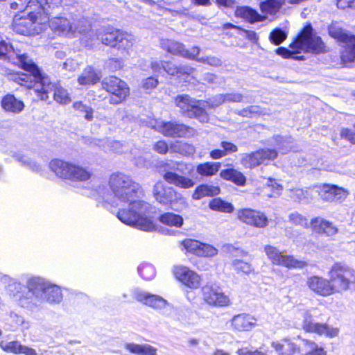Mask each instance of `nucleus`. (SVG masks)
<instances>
[{
    "label": "nucleus",
    "instance_id": "obj_21",
    "mask_svg": "<svg viewBox=\"0 0 355 355\" xmlns=\"http://www.w3.org/2000/svg\"><path fill=\"white\" fill-rule=\"evenodd\" d=\"M72 22L69 19L64 17H55L49 19V27L58 36L72 38Z\"/></svg>",
    "mask_w": 355,
    "mask_h": 355
},
{
    "label": "nucleus",
    "instance_id": "obj_29",
    "mask_svg": "<svg viewBox=\"0 0 355 355\" xmlns=\"http://www.w3.org/2000/svg\"><path fill=\"white\" fill-rule=\"evenodd\" d=\"M235 13L236 16L242 17L251 23L262 21L266 18L265 17L260 15L256 10L247 6L237 8Z\"/></svg>",
    "mask_w": 355,
    "mask_h": 355
},
{
    "label": "nucleus",
    "instance_id": "obj_45",
    "mask_svg": "<svg viewBox=\"0 0 355 355\" xmlns=\"http://www.w3.org/2000/svg\"><path fill=\"white\" fill-rule=\"evenodd\" d=\"M171 152L180 153L184 155H191L195 153L193 146L187 143L175 142L170 146Z\"/></svg>",
    "mask_w": 355,
    "mask_h": 355
},
{
    "label": "nucleus",
    "instance_id": "obj_40",
    "mask_svg": "<svg viewBox=\"0 0 355 355\" xmlns=\"http://www.w3.org/2000/svg\"><path fill=\"white\" fill-rule=\"evenodd\" d=\"M242 163L248 168H254L263 164L259 150L244 154L242 157Z\"/></svg>",
    "mask_w": 355,
    "mask_h": 355
},
{
    "label": "nucleus",
    "instance_id": "obj_13",
    "mask_svg": "<svg viewBox=\"0 0 355 355\" xmlns=\"http://www.w3.org/2000/svg\"><path fill=\"white\" fill-rule=\"evenodd\" d=\"M12 29L18 34L34 35L42 31L41 24L37 21V16L26 17L23 15H16L13 18Z\"/></svg>",
    "mask_w": 355,
    "mask_h": 355
},
{
    "label": "nucleus",
    "instance_id": "obj_53",
    "mask_svg": "<svg viewBox=\"0 0 355 355\" xmlns=\"http://www.w3.org/2000/svg\"><path fill=\"white\" fill-rule=\"evenodd\" d=\"M272 139L279 149L282 150V153H285L288 151V148H290V145L293 142L291 137H283L279 135H276L272 138Z\"/></svg>",
    "mask_w": 355,
    "mask_h": 355
},
{
    "label": "nucleus",
    "instance_id": "obj_7",
    "mask_svg": "<svg viewBox=\"0 0 355 355\" xmlns=\"http://www.w3.org/2000/svg\"><path fill=\"white\" fill-rule=\"evenodd\" d=\"M28 293L40 300L49 303H60L62 300L60 288L44 282L40 279H32L28 283Z\"/></svg>",
    "mask_w": 355,
    "mask_h": 355
},
{
    "label": "nucleus",
    "instance_id": "obj_60",
    "mask_svg": "<svg viewBox=\"0 0 355 355\" xmlns=\"http://www.w3.org/2000/svg\"><path fill=\"white\" fill-rule=\"evenodd\" d=\"M204 102L205 103V107L214 108L225 103V97L224 94H218L207 101H204Z\"/></svg>",
    "mask_w": 355,
    "mask_h": 355
},
{
    "label": "nucleus",
    "instance_id": "obj_61",
    "mask_svg": "<svg viewBox=\"0 0 355 355\" xmlns=\"http://www.w3.org/2000/svg\"><path fill=\"white\" fill-rule=\"evenodd\" d=\"M263 163L266 160H272L277 157V152L275 149L264 148L259 150Z\"/></svg>",
    "mask_w": 355,
    "mask_h": 355
},
{
    "label": "nucleus",
    "instance_id": "obj_64",
    "mask_svg": "<svg viewBox=\"0 0 355 355\" xmlns=\"http://www.w3.org/2000/svg\"><path fill=\"white\" fill-rule=\"evenodd\" d=\"M290 220L296 225L302 226L307 225V220L298 213H293L289 215Z\"/></svg>",
    "mask_w": 355,
    "mask_h": 355
},
{
    "label": "nucleus",
    "instance_id": "obj_20",
    "mask_svg": "<svg viewBox=\"0 0 355 355\" xmlns=\"http://www.w3.org/2000/svg\"><path fill=\"white\" fill-rule=\"evenodd\" d=\"M174 275L180 282L190 288L196 289L200 285L201 278L200 275L187 267L175 266L174 268Z\"/></svg>",
    "mask_w": 355,
    "mask_h": 355
},
{
    "label": "nucleus",
    "instance_id": "obj_1",
    "mask_svg": "<svg viewBox=\"0 0 355 355\" xmlns=\"http://www.w3.org/2000/svg\"><path fill=\"white\" fill-rule=\"evenodd\" d=\"M108 185L113 196L111 202L113 205L128 204V209H120L116 213V217L122 223L144 231L155 230L153 220L146 216L150 205L141 200H132L141 191L139 183L134 181L130 176L118 172L110 175Z\"/></svg>",
    "mask_w": 355,
    "mask_h": 355
},
{
    "label": "nucleus",
    "instance_id": "obj_39",
    "mask_svg": "<svg viewBox=\"0 0 355 355\" xmlns=\"http://www.w3.org/2000/svg\"><path fill=\"white\" fill-rule=\"evenodd\" d=\"M100 80V76L91 68L88 67L83 72L78 78V81L80 85H87L95 84Z\"/></svg>",
    "mask_w": 355,
    "mask_h": 355
},
{
    "label": "nucleus",
    "instance_id": "obj_14",
    "mask_svg": "<svg viewBox=\"0 0 355 355\" xmlns=\"http://www.w3.org/2000/svg\"><path fill=\"white\" fill-rule=\"evenodd\" d=\"M157 131L166 137H191L196 134V130L184 124L171 121H157L155 125Z\"/></svg>",
    "mask_w": 355,
    "mask_h": 355
},
{
    "label": "nucleus",
    "instance_id": "obj_62",
    "mask_svg": "<svg viewBox=\"0 0 355 355\" xmlns=\"http://www.w3.org/2000/svg\"><path fill=\"white\" fill-rule=\"evenodd\" d=\"M17 160L21 162L23 164L28 166L31 169L34 171H40L41 166L37 162L30 160L28 158L24 156H19L17 157Z\"/></svg>",
    "mask_w": 355,
    "mask_h": 355
},
{
    "label": "nucleus",
    "instance_id": "obj_58",
    "mask_svg": "<svg viewBox=\"0 0 355 355\" xmlns=\"http://www.w3.org/2000/svg\"><path fill=\"white\" fill-rule=\"evenodd\" d=\"M261 108L257 105H250L248 107L239 110L238 114L243 117H252L256 114H261Z\"/></svg>",
    "mask_w": 355,
    "mask_h": 355
},
{
    "label": "nucleus",
    "instance_id": "obj_36",
    "mask_svg": "<svg viewBox=\"0 0 355 355\" xmlns=\"http://www.w3.org/2000/svg\"><path fill=\"white\" fill-rule=\"evenodd\" d=\"M219 162H205L197 166V173L202 176H212L215 175L220 168Z\"/></svg>",
    "mask_w": 355,
    "mask_h": 355
},
{
    "label": "nucleus",
    "instance_id": "obj_11",
    "mask_svg": "<svg viewBox=\"0 0 355 355\" xmlns=\"http://www.w3.org/2000/svg\"><path fill=\"white\" fill-rule=\"evenodd\" d=\"M101 84L103 88L112 95L110 99V103L119 104L129 95L130 90L128 85L116 76L104 78Z\"/></svg>",
    "mask_w": 355,
    "mask_h": 355
},
{
    "label": "nucleus",
    "instance_id": "obj_28",
    "mask_svg": "<svg viewBox=\"0 0 355 355\" xmlns=\"http://www.w3.org/2000/svg\"><path fill=\"white\" fill-rule=\"evenodd\" d=\"M220 176L223 179L231 181L238 186H244L246 182L244 175L234 168L222 170L220 173Z\"/></svg>",
    "mask_w": 355,
    "mask_h": 355
},
{
    "label": "nucleus",
    "instance_id": "obj_22",
    "mask_svg": "<svg viewBox=\"0 0 355 355\" xmlns=\"http://www.w3.org/2000/svg\"><path fill=\"white\" fill-rule=\"evenodd\" d=\"M310 227L316 234L326 236H333L338 232V227L332 222L322 217L312 218Z\"/></svg>",
    "mask_w": 355,
    "mask_h": 355
},
{
    "label": "nucleus",
    "instance_id": "obj_2",
    "mask_svg": "<svg viewBox=\"0 0 355 355\" xmlns=\"http://www.w3.org/2000/svg\"><path fill=\"white\" fill-rule=\"evenodd\" d=\"M15 56L17 60L14 62L31 73L30 75L24 73L20 75L19 83L32 89L40 100L46 101L48 92L53 87L50 78L40 73L38 67L27 55L16 53Z\"/></svg>",
    "mask_w": 355,
    "mask_h": 355
},
{
    "label": "nucleus",
    "instance_id": "obj_23",
    "mask_svg": "<svg viewBox=\"0 0 355 355\" xmlns=\"http://www.w3.org/2000/svg\"><path fill=\"white\" fill-rule=\"evenodd\" d=\"M135 297L138 302L155 309H164L168 304L167 302L160 296L151 295L145 291H135Z\"/></svg>",
    "mask_w": 355,
    "mask_h": 355
},
{
    "label": "nucleus",
    "instance_id": "obj_10",
    "mask_svg": "<svg viewBox=\"0 0 355 355\" xmlns=\"http://www.w3.org/2000/svg\"><path fill=\"white\" fill-rule=\"evenodd\" d=\"M329 33L331 37L345 44V50L341 53L342 61L344 63L355 61V36L348 35L336 24L329 26Z\"/></svg>",
    "mask_w": 355,
    "mask_h": 355
},
{
    "label": "nucleus",
    "instance_id": "obj_24",
    "mask_svg": "<svg viewBox=\"0 0 355 355\" xmlns=\"http://www.w3.org/2000/svg\"><path fill=\"white\" fill-rule=\"evenodd\" d=\"M349 192L342 187L334 184H324L320 195L327 201H336L345 199Z\"/></svg>",
    "mask_w": 355,
    "mask_h": 355
},
{
    "label": "nucleus",
    "instance_id": "obj_3",
    "mask_svg": "<svg viewBox=\"0 0 355 355\" xmlns=\"http://www.w3.org/2000/svg\"><path fill=\"white\" fill-rule=\"evenodd\" d=\"M292 51L280 47L276 50L278 55L284 58H293V55L304 51L314 53H320L324 51V44L320 37L312 35L311 26H306L293 43L290 45Z\"/></svg>",
    "mask_w": 355,
    "mask_h": 355
},
{
    "label": "nucleus",
    "instance_id": "obj_16",
    "mask_svg": "<svg viewBox=\"0 0 355 355\" xmlns=\"http://www.w3.org/2000/svg\"><path fill=\"white\" fill-rule=\"evenodd\" d=\"M229 328L234 332H248L257 326V319L248 313H241L233 315L228 320Z\"/></svg>",
    "mask_w": 355,
    "mask_h": 355
},
{
    "label": "nucleus",
    "instance_id": "obj_35",
    "mask_svg": "<svg viewBox=\"0 0 355 355\" xmlns=\"http://www.w3.org/2000/svg\"><path fill=\"white\" fill-rule=\"evenodd\" d=\"M290 197L300 202H309L314 198L313 191L309 189H295L290 190Z\"/></svg>",
    "mask_w": 355,
    "mask_h": 355
},
{
    "label": "nucleus",
    "instance_id": "obj_33",
    "mask_svg": "<svg viewBox=\"0 0 355 355\" xmlns=\"http://www.w3.org/2000/svg\"><path fill=\"white\" fill-rule=\"evenodd\" d=\"M163 69L171 76L191 74L194 71V69L190 66L177 67L172 62H164Z\"/></svg>",
    "mask_w": 355,
    "mask_h": 355
},
{
    "label": "nucleus",
    "instance_id": "obj_56",
    "mask_svg": "<svg viewBox=\"0 0 355 355\" xmlns=\"http://www.w3.org/2000/svg\"><path fill=\"white\" fill-rule=\"evenodd\" d=\"M16 53L14 51L12 46L8 45L5 42H0V58L8 60H14V55Z\"/></svg>",
    "mask_w": 355,
    "mask_h": 355
},
{
    "label": "nucleus",
    "instance_id": "obj_47",
    "mask_svg": "<svg viewBox=\"0 0 355 355\" xmlns=\"http://www.w3.org/2000/svg\"><path fill=\"white\" fill-rule=\"evenodd\" d=\"M230 265L232 269L238 273L242 272L245 275H249L254 271L251 264L238 259H233Z\"/></svg>",
    "mask_w": 355,
    "mask_h": 355
},
{
    "label": "nucleus",
    "instance_id": "obj_44",
    "mask_svg": "<svg viewBox=\"0 0 355 355\" xmlns=\"http://www.w3.org/2000/svg\"><path fill=\"white\" fill-rule=\"evenodd\" d=\"M304 345L306 347V352L304 355H327V352L314 341L303 339Z\"/></svg>",
    "mask_w": 355,
    "mask_h": 355
},
{
    "label": "nucleus",
    "instance_id": "obj_48",
    "mask_svg": "<svg viewBox=\"0 0 355 355\" xmlns=\"http://www.w3.org/2000/svg\"><path fill=\"white\" fill-rule=\"evenodd\" d=\"M0 347L3 351L6 352L19 354H21L24 345H22L17 340L10 342L1 341L0 343Z\"/></svg>",
    "mask_w": 355,
    "mask_h": 355
},
{
    "label": "nucleus",
    "instance_id": "obj_63",
    "mask_svg": "<svg viewBox=\"0 0 355 355\" xmlns=\"http://www.w3.org/2000/svg\"><path fill=\"white\" fill-rule=\"evenodd\" d=\"M17 160L21 162L23 164L28 166L31 169L34 171H40L41 166L37 162L30 160L28 158L24 156H19L17 157Z\"/></svg>",
    "mask_w": 355,
    "mask_h": 355
},
{
    "label": "nucleus",
    "instance_id": "obj_34",
    "mask_svg": "<svg viewBox=\"0 0 355 355\" xmlns=\"http://www.w3.org/2000/svg\"><path fill=\"white\" fill-rule=\"evenodd\" d=\"M159 220L166 225L175 227H182L184 222L183 218L181 216L170 212L162 214L159 217Z\"/></svg>",
    "mask_w": 355,
    "mask_h": 355
},
{
    "label": "nucleus",
    "instance_id": "obj_4",
    "mask_svg": "<svg viewBox=\"0 0 355 355\" xmlns=\"http://www.w3.org/2000/svg\"><path fill=\"white\" fill-rule=\"evenodd\" d=\"M326 317V311L318 308H311L304 313L302 322L303 329L308 333H315L319 336L327 338L336 337L339 334V329L329 325L327 323L318 322L320 319Z\"/></svg>",
    "mask_w": 355,
    "mask_h": 355
},
{
    "label": "nucleus",
    "instance_id": "obj_52",
    "mask_svg": "<svg viewBox=\"0 0 355 355\" xmlns=\"http://www.w3.org/2000/svg\"><path fill=\"white\" fill-rule=\"evenodd\" d=\"M74 110L80 114H83V116L87 121H92L93 119V109L89 106L83 104L82 102H75L73 105Z\"/></svg>",
    "mask_w": 355,
    "mask_h": 355
},
{
    "label": "nucleus",
    "instance_id": "obj_12",
    "mask_svg": "<svg viewBox=\"0 0 355 355\" xmlns=\"http://www.w3.org/2000/svg\"><path fill=\"white\" fill-rule=\"evenodd\" d=\"M203 302L212 307H225L231 304L228 295L222 289L214 284H207L201 288Z\"/></svg>",
    "mask_w": 355,
    "mask_h": 355
},
{
    "label": "nucleus",
    "instance_id": "obj_6",
    "mask_svg": "<svg viewBox=\"0 0 355 355\" xmlns=\"http://www.w3.org/2000/svg\"><path fill=\"white\" fill-rule=\"evenodd\" d=\"M175 105L181 112L189 118H196L201 123L209 121V115L205 111V103L197 100L187 94L178 95L175 98Z\"/></svg>",
    "mask_w": 355,
    "mask_h": 355
},
{
    "label": "nucleus",
    "instance_id": "obj_46",
    "mask_svg": "<svg viewBox=\"0 0 355 355\" xmlns=\"http://www.w3.org/2000/svg\"><path fill=\"white\" fill-rule=\"evenodd\" d=\"M51 85H53V87L49 91L48 94L55 87L53 98L56 102L60 104L65 105L71 101V98L65 89L61 86H55L52 83Z\"/></svg>",
    "mask_w": 355,
    "mask_h": 355
},
{
    "label": "nucleus",
    "instance_id": "obj_31",
    "mask_svg": "<svg viewBox=\"0 0 355 355\" xmlns=\"http://www.w3.org/2000/svg\"><path fill=\"white\" fill-rule=\"evenodd\" d=\"M220 189L218 186L202 184L195 189L193 198L199 200L205 196H216L220 193Z\"/></svg>",
    "mask_w": 355,
    "mask_h": 355
},
{
    "label": "nucleus",
    "instance_id": "obj_59",
    "mask_svg": "<svg viewBox=\"0 0 355 355\" xmlns=\"http://www.w3.org/2000/svg\"><path fill=\"white\" fill-rule=\"evenodd\" d=\"M196 60L202 63H206L212 67H220L222 65L221 60L216 56H205L198 58V55L196 57Z\"/></svg>",
    "mask_w": 355,
    "mask_h": 355
},
{
    "label": "nucleus",
    "instance_id": "obj_9",
    "mask_svg": "<svg viewBox=\"0 0 355 355\" xmlns=\"http://www.w3.org/2000/svg\"><path fill=\"white\" fill-rule=\"evenodd\" d=\"M329 276L334 294L346 291L350 285L355 284V270L346 265L334 264L329 271Z\"/></svg>",
    "mask_w": 355,
    "mask_h": 355
},
{
    "label": "nucleus",
    "instance_id": "obj_41",
    "mask_svg": "<svg viewBox=\"0 0 355 355\" xmlns=\"http://www.w3.org/2000/svg\"><path fill=\"white\" fill-rule=\"evenodd\" d=\"M277 266H284L288 268H302L306 266V263L295 259L293 256L282 254Z\"/></svg>",
    "mask_w": 355,
    "mask_h": 355
},
{
    "label": "nucleus",
    "instance_id": "obj_8",
    "mask_svg": "<svg viewBox=\"0 0 355 355\" xmlns=\"http://www.w3.org/2000/svg\"><path fill=\"white\" fill-rule=\"evenodd\" d=\"M155 200L161 204H170L172 209L180 211L187 207L185 198L173 187L166 186L163 182L158 181L153 189Z\"/></svg>",
    "mask_w": 355,
    "mask_h": 355
},
{
    "label": "nucleus",
    "instance_id": "obj_19",
    "mask_svg": "<svg viewBox=\"0 0 355 355\" xmlns=\"http://www.w3.org/2000/svg\"><path fill=\"white\" fill-rule=\"evenodd\" d=\"M309 288L316 295L327 297L334 294L331 279L329 280L322 277L314 275L306 280Z\"/></svg>",
    "mask_w": 355,
    "mask_h": 355
},
{
    "label": "nucleus",
    "instance_id": "obj_32",
    "mask_svg": "<svg viewBox=\"0 0 355 355\" xmlns=\"http://www.w3.org/2000/svg\"><path fill=\"white\" fill-rule=\"evenodd\" d=\"M125 349L130 352L137 355H156L157 352L155 348L147 344H127Z\"/></svg>",
    "mask_w": 355,
    "mask_h": 355
},
{
    "label": "nucleus",
    "instance_id": "obj_25",
    "mask_svg": "<svg viewBox=\"0 0 355 355\" xmlns=\"http://www.w3.org/2000/svg\"><path fill=\"white\" fill-rule=\"evenodd\" d=\"M119 33L120 31L119 30H114L109 27H103L98 30L96 36L103 44L114 47Z\"/></svg>",
    "mask_w": 355,
    "mask_h": 355
},
{
    "label": "nucleus",
    "instance_id": "obj_5",
    "mask_svg": "<svg viewBox=\"0 0 355 355\" xmlns=\"http://www.w3.org/2000/svg\"><path fill=\"white\" fill-rule=\"evenodd\" d=\"M50 170L60 178L73 181H86L92 176V172L74 163L55 159L49 163Z\"/></svg>",
    "mask_w": 355,
    "mask_h": 355
},
{
    "label": "nucleus",
    "instance_id": "obj_55",
    "mask_svg": "<svg viewBox=\"0 0 355 355\" xmlns=\"http://www.w3.org/2000/svg\"><path fill=\"white\" fill-rule=\"evenodd\" d=\"M266 188L270 189V193H266L265 195L269 198H274L279 196L282 189V185L279 184L276 180L269 178L267 183H266Z\"/></svg>",
    "mask_w": 355,
    "mask_h": 355
},
{
    "label": "nucleus",
    "instance_id": "obj_50",
    "mask_svg": "<svg viewBox=\"0 0 355 355\" xmlns=\"http://www.w3.org/2000/svg\"><path fill=\"white\" fill-rule=\"evenodd\" d=\"M73 37H76L77 34H82L87 32L90 28V25L87 20L84 19L73 21Z\"/></svg>",
    "mask_w": 355,
    "mask_h": 355
},
{
    "label": "nucleus",
    "instance_id": "obj_51",
    "mask_svg": "<svg viewBox=\"0 0 355 355\" xmlns=\"http://www.w3.org/2000/svg\"><path fill=\"white\" fill-rule=\"evenodd\" d=\"M264 252L271 262L273 264L277 265L282 255L278 249L275 246L266 245L264 246Z\"/></svg>",
    "mask_w": 355,
    "mask_h": 355
},
{
    "label": "nucleus",
    "instance_id": "obj_26",
    "mask_svg": "<svg viewBox=\"0 0 355 355\" xmlns=\"http://www.w3.org/2000/svg\"><path fill=\"white\" fill-rule=\"evenodd\" d=\"M1 107L6 112L18 114L24 110V104L14 95L8 94L2 98Z\"/></svg>",
    "mask_w": 355,
    "mask_h": 355
},
{
    "label": "nucleus",
    "instance_id": "obj_27",
    "mask_svg": "<svg viewBox=\"0 0 355 355\" xmlns=\"http://www.w3.org/2000/svg\"><path fill=\"white\" fill-rule=\"evenodd\" d=\"M272 347L279 355H294L300 348L290 340H283L281 343H272Z\"/></svg>",
    "mask_w": 355,
    "mask_h": 355
},
{
    "label": "nucleus",
    "instance_id": "obj_54",
    "mask_svg": "<svg viewBox=\"0 0 355 355\" xmlns=\"http://www.w3.org/2000/svg\"><path fill=\"white\" fill-rule=\"evenodd\" d=\"M218 250L213 245L201 243L200 250L198 252V257H213L218 254Z\"/></svg>",
    "mask_w": 355,
    "mask_h": 355
},
{
    "label": "nucleus",
    "instance_id": "obj_17",
    "mask_svg": "<svg viewBox=\"0 0 355 355\" xmlns=\"http://www.w3.org/2000/svg\"><path fill=\"white\" fill-rule=\"evenodd\" d=\"M237 218L241 222L257 228H264L268 225L266 214L255 209H240L237 211Z\"/></svg>",
    "mask_w": 355,
    "mask_h": 355
},
{
    "label": "nucleus",
    "instance_id": "obj_18",
    "mask_svg": "<svg viewBox=\"0 0 355 355\" xmlns=\"http://www.w3.org/2000/svg\"><path fill=\"white\" fill-rule=\"evenodd\" d=\"M160 44L161 47L168 53L190 60L196 59L200 52L198 46H193L191 50H188L183 44L171 40H162Z\"/></svg>",
    "mask_w": 355,
    "mask_h": 355
},
{
    "label": "nucleus",
    "instance_id": "obj_42",
    "mask_svg": "<svg viewBox=\"0 0 355 355\" xmlns=\"http://www.w3.org/2000/svg\"><path fill=\"white\" fill-rule=\"evenodd\" d=\"M134 41L132 35L120 31L114 47L118 49L126 50L133 45Z\"/></svg>",
    "mask_w": 355,
    "mask_h": 355
},
{
    "label": "nucleus",
    "instance_id": "obj_57",
    "mask_svg": "<svg viewBox=\"0 0 355 355\" xmlns=\"http://www.w3.org/2000/svg\"><path fill=\"white\" fill-rule=\"evenodd\" d=\"M286 39V34L281 29H275L270 34V42L275 44L279 45Z\"/></svg>",
    "mask_w": 355,
    "mask_h": 355
},
{
    "label": "nucleus",
    "instance_id": "obj_49",
    "mask_svg": "<svg viewBox=\"0 0 355 355\" xmlns=\"http://www.w3.org/2000/svg\"><path fill=\"white\" fill-rule=\"evenodd\" d=\"M181 245L187 252L193 253L198 256V252H199L200 247L201 246V242L197 240L187 239L181 242Z\"/></svg>",
    "mask_w": 355,
    "mask_h": 355
},
{
    "label": "nucleus",
    "instance_id": "obj_38",
    "mask_svg": "<svg viewBox=\"0 0 355 355\" xmlns=\"http://www.w3.org/2000/svg\"><path fill=\"white\" fill-rule=\"evenodd\" d=\"M209 207L211 209L225 213H232L234 211V206L219 198H214L209 202Z\"/></svg>",
    "mask_w": 355,
    "mask_h": 355
},
{
    "label": "nucleus",
    "instance_id": "obj_30",
    "mask_svg": "<svg viewBox=\"0 0 355 355\" xmlns=\"http://www.w3.org/2000/svg\"><path fill=\"white\" fill-rule=\"evenodd\" d=\"M220 146L221 149H215L210 152V157L212 159H218L238 150V147L234 144L226 141H222Z\"/></svg>",
    "mask_w": 355,
    "mask_h": 355
},
{
    "label": "nucleus",
    "instance_id": "obj_15",
    "mask_svg": "<svg viewBox=\"0 0 355 355\" xmlns=\"http://www.w3.org/2000/svg\"><path fill=\"white\" fill-rule=\"evenodd\" d=\"M182 164L173 162L168 164V168L171 171H166L163 175L164 180L168 184L182 189L192 188L195 182L190 178L178 174L176 171H181Z\"/></svg>",
    "mask_w": 355,
    "mask_h": 355
},
{
    "label": "nucleus",
    "instance_id": "obj_37",
    "mask_svg": "<svg viewBox=\"0 0 355 355\" xmlns=\"http://www.w3.org/2000/svg\"><path fill=\"white\" fill-rule=\"evenodd\" d=\"M285 1L288 2L287 0H267L261 3L260 8L263 14L274 15Z\"/></svg>",
    "mask_w": 355,
    "mask_h": 355
},
{
    "label": "nucleus",
    "instance_id": "obj_43",
    "mask_svg": "<svg viewBox=\"0 0 355 355\" xmlns=\"http://www.w3.org/2000/svg\"><path fill=\"white\" fill-rule=\"evenodd\" d=\"M26 14L28 16L36 15L41 14V12H44L47 14V8L44 5L43 2H40L38 0H29L26 7Z\"/></svg>",
    "mask_w": 355,
    "mask_h": 355
}]
</instances>
